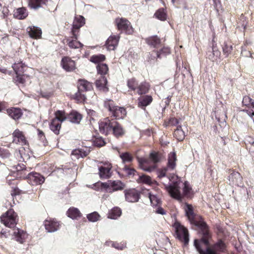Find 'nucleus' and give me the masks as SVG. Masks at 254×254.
I'll list each match as a JSON object with an SVG mask.
<instances>
[{
    "instance_id": "1",
    "label": "nucleus",
    "mask_w": 254,
    "mask_h": 254,
    "mask_svg": "<svg viewBox=\"0 0 254 254\" xmlns=\"http://www.w3.org/2000/svg\"><path fill=\"white\" fill-rule=\"evenodd\" d=\"M172 181V184L170 185L165 183L167 182L166 179L160 180V182L164 185L165 189L172 197L181 202L184 196L189 195L191 188L187 181L183 183L179 178L176 181Z\"/></svg>"
},
{
    "instance_id": "2",
    "label": "nucleus",
    "mask_w": 254,
    "mask_h": 254,
    "mask_svg": "<svg viewBox=\"0 0 254 254\" xmlns=\"http://www.w3.org/2000/svg\"><path fill=\"white\" fill-rule=\"evenodd\" d=\"M185 210L186 216L190 223L197 226L200 229V233L202 235V238L200 240V242L207 245L208 239L209 238V233L206 224L203 221L198 220V216L194 214L190 204L187 203Z\"/></svg>"
},
{
    "instance_id": "3",
    "label": "nucleus",
    "mask_w": 254,
    "mask_h": 254,
    "mask_svg": "<svg viewBox=\"0 0 254 254\" xmlns=\"http://www.w3.org/2000/svg\"><path fill=\"white\" fill-rule=\"evenodd\" d=\"M78 92L74 95V98L79 102L84 101L87 95L82 93L84 91H89L92 89V84L85 80H79Z\"/></svg>"
},
{
    "instance_id": "4",
    "label": "nucleus",
    "mask_w": 254,
    "mask_h": 254,
    "mask_svg": "<svg viewBox=\"0 0 254 254\" xmlns=\"http://www.w3.org/2000/svg\"><path fill=\"white\" fill-rule=\"evenodd\" d=\"M0 219L1 223L9 228L14 227L18 221L17 215L12 209L8 210L0 217Z\"/></svg>"
},
{
    "instance_id": "5",
    "label": "nucleus",
    "mask_w": 254,
    "mask_h": 254,
    "mask_svg": "<svg viewBox=\"0 0 254 254\" xmlns=\"http://www.w3.org/2000/svg\"><path fill=\"white\" fill-rule=\"evenodd\" d=\"M173 227L175 230L177 238L182 242H183L185 245H188L189 242V235L188 230L179 222H176L173 225Z\"/></svg>"
},
{
    "instance_id": "6",
    "label": "nucleus",
    "mask_w": 254,
    "mask_h": 254,
    "mask_svg": "<svg viewBox=\"0 0 254 254\" xmlns=\"http://www.w3.org/2000/svg\"><path fill=\"white\" fill-rule=\"evenodd\" d=\"M105 106L108 109L111 113L112 115L116 119H123L126 115V111L125 108L113 105L112 101H106Z\"/></svg>"
},
{
    "instance_id": "7",
    "label": "nucleus",
    "mask_w": 254,
    "mask_h": 254,
    "mask_svg": "<svg viewBox=\"0 0 254 254\" xmlns=\"http://www.w3.org/2000/svg\"><path fill=\"white\" fill-rule=\"evenodd\" d=\"M113 121L110 120L108 118H105L101 121L99 125V130L101 133L107 135L112 132L113 130Z\"/></svg>"
},
{
    "instance_id": "8",
    "label": "nucleus",
    "mask_w": 254,
    "mask_h": 254,
    "mask_svg": "<svg viewBox=\"0 0 254 254\" xmlns=\"http://www.w3.org/2000/svg\"><path fill=\"white\" fill-rule=\"evenodd\" d=\"M116 22L119 30L125 32L127 34H131L133 30L130 23L126 19H117Z\"/></svg>"
},
{
    "instance_id": "9",
    "label": "nucleus",
    "mask_w": 254,
    "mask_h": 254,
    "mask_svg": "<svg viewBox=\"0 0 254 254\" xmlns=\"http://www.w3.org/2000/svg\"><path fill=\"white\" fill-rule=\"evenodd\" d=\"M85 24V19L81 15H78L75 17L73 22L72 33L75 39L78 38V33L80 27Z\"/></svg>"
},
{
    "instance_id": "10",
    "label": "nucleus",
    "mask_w": 254,
    "mask_h": 254,
    "mask_svg": "<svg viewBox=\"0 0 254 254\" xmlns=\"http://www.w3.org/2000/svg\"><path fill=\"white\" fill-rule=\"evenodd\" d=\"M194 245L200 254H217L208 247V244L205 245L200 241L195 240Z\"/></svg>"
},
{
    "instance_id": "11",
    "label": "nucleus",
    "mask_w": 254,
    "mask_h": 254,
    "mask_svg": "<svg viewBox=\"0 0 254 254\" xmlns=\"http://www.w3.org/2000/svg\"><path fill=\"white\" fill-rule=\"evenodd\" d=\"M26 178L32 185H41L45 181V178L39 173L36 172L28 173Z\"/></svg>"
},
{
    "instance_id": "12",
    "label": "nucleus",
    "mask_w": 254,
    "mask_h": 254,
    "mask_svg": "<svg viewBox=\"0 0 254 254\" xmlns=\"http://www.w3.org/2000/svg\"><path fill=\"white\" fill-rule=\"evenodd\" d=\"M104 166L99 168V175L101 179H108L111 177L112 166L110 163H105Z\"/></svg>"
},
{
    "instance_id": "13",
    "label": "nucleus",
    "mask_w": 254,
    "mask_h": 254,
    "mask_svg": "<svg viewBox=\"0 0 254 254\" xmlns=\"http://www.w3.org/2000/svg\"><path fill=\"white\" fill-rule=\"evenodd\" d=\"M62 67L67 72H71L76 68L75 62L68 57H64L61 61Z\"/></svg>"
},
{
    "instance_id": "14",
    "label": "nucleus",
    "mask_w": 254,
    "mask_h": 254,
    "mask_svg": "<svg viewBox=\"0 0 254 254\" xmlns=\"http://www.w3.org/2000/svg\"><path fill=\"white\" fill-rule=\"evenodd\" d=\"M126 199L130 202L138 201L139 198V193L135 189H130L124 191Z\"/></svg>"
},
{
    "instance_id": "15",
    "label": "nucleus",
    "mask_w": 254,
    "mask_h": 254,
    "mask_svg": "<svg viewBox=\"0 0 254 254\" xmlns=\"http://www.w3.org/2000/svg\"><path fill=\"white\" fill-rule=\"evenodd\" d=\"M44 225L48 232H54L59 229L60 225L58 221L50 219L45 221Z\"/></svg>"
},
{
    "instance_id": "16",
    "label": "nucleus",
    "mask_w": 254,
    "mask_h": 254,
    "mask_svg": "<svg viewBox=\"0 0 254 254\" xmlns=\"http://www.w3.org/2000/svg\"><path fill=\"white\" fill-rule=\"evenodd\" d=\"M26 31L31 38L38 39L41 38L42 30L38 27L35 26H29L27 28Z\"/></svg>"
},
{
    "instance_id": "17",
    "label": "nucleus",
    "mask_w": 254,
    "mask_h": 254,
    "mask_svg": "<svg viewBox=\"0 0 254 254\" xmlns=\"http://www.w3.org/2000/svg\"><path fill=\"white\" fill-rule=\"evenodd\" d=\"M243 178L241 174L236 171H233L229 176L230 184L240 186L242 184Z\"/></svg>"
},
{
    "instance_id": "18",
    "label": "nucleus",
    "mask_w": 254,
    "mask_h": 254,
    "mask_svg": "<svg viewBox=\"0 0 254 254\" xmlns=\"http://www.w3.org/2000/svg\"><path fill=\"white\" fill-rule=\"evenodd\" d=\"M119 38V36H110L105 44L107 49L109 51L114 50L118 45Z\"/></svg>"
},
{
    "instance_id": "19",
    "label": "nucleus",
    "mask_w": 254,
    "mask_h": 254,
    "mask_svg": "<svg viewBox=\"0 0 254 254\" xmlns=\"http://www.w3.org/2000/svg\"><path fill=\"white\" fill-rule=\"evenodd\" d=\"M13 142L21 145L26 144L27 141L22 132L19 130H15L13 133Z\"/></svg>"
},
{
    "instance_id": "20",
    "label": "nucleus",
    "mask_w": 254,
    "mask_h": 254,
    "mask_svg": "<svg viewBox=\"0 0 254 254\" xmlns=\"http://www.w3.org/2000/svg\"><path fill=\"white\" fill-rule=\"evenodd\" d=\"M177 156L174 152H170L168 155V162L165 167L168 170H174L176 167Z\"/></svg>"
},
{
    "instance_id": "21",
    "label": "nucleus",
    "mask_w": 254,
    "mask_h": 254,
    "mask_svg": "<svg viewBox=\"0 0 254 254\" xmlns=\"http://www.w3.org/2000/svg\"><path fill=\"white\" fill-rule=\"evenodd\" d=\"M168 171L167 169L165 167L159 169L157 171V175L158 178L162 181L164 179H166V182H169L170 181H173V180H176V179H178V177L177 176L173 175L171 177H166V173Z\"/></svg>"
},
{
    "instance_id": "22",
    "label": "nucleus",
    "mask_w": 254,
    "mask_h": 254,
    "mask_svg": "<svg viewBox=\"0 0 254 254\" xmlns=\"http://www.w3.org/2000/svg\"><path fill=\"white\" fill-rule=\"evenodd\" d=\"M170 49L168 47H163L159 51L157 52L152 53L151 54H149L148 55L150 56L151 58L149 57L148 61L154 60L156 57L161 58V55H166L170 53Z\"/></svg>"
},
{
    "instance_id": "23",
    "label": "nucleus",
    "mask_w": 254,
    "mask_h": 254,
    "mask_svg": "<svg viewBox=\"0 0 254 254\" xmlns=\"http://www.w3.org/2000/svg\"><path fill=\"white\" fill-rule=\"evenodd\" d=\"M13 235L16 241L20 243H23L27 236L25 232L18 228L14 229Z\"/></svg>"
},
{
    "instance_id": "24",
    "label": "nucleus",
    "mask_w": 254,
    "mask_h": 254,
    "mask_svg": "<svg viewBox=\"0 0 254 254\" xmlns=\"http://www.w3.org/2000/svg\"><path fill=\"white\" fill-rule=\"evenodd\" d=\"M152 97L150 95L142 96L138 98V107L144 109L149 105L152 101Z\"/></svg>"
},
{
    "instance_id": "25",
    "label": "nucleus",
    "mask_w": 254,
    "mask_h": 254,
    "mask_svg": "<svg viewBox=\"0 0 254 254\" xmlns=\"http://www.w3.org/2000/svg\"><path fill=\"white\" fill-rule=\"evenodd\" d=\"M107 83V80L104 76H101L96 80L95 82L97 88L104 92H107L108 90V89L106 86Z\"/></svg>"
},
{
    "instance_id": "26",
    "label": "nucleus",
    "mask_w": 254,
    "mask_h": 254,
    "mask_svg": "<svg viewBox=\"0 0 254 254\" xmlns=\"http://www.w3.org/2000/svg\"><path fill=\"white\" fill-rule=\"evenodd\" d=\"M82 118V115L76 111L71 112L67 116V119L74 124H79Z\"/></svg>"
},
{
    "instance_id": "27",
    "label": "nucleus",
    "mask_w": 254,
    "mask_h": 254,
    "mask_svg": "<svg viewBox=\"0 0 254 254\" xmlns=\"http://www.w3.org/2000/svg\"><path fill=\"white\" fill-rule=\"evenodd\" d=\"M89 151H85L83 149H74L71 152V157L72 160L78 159L80 158L86 157L88 154Z\"/></svg>"
},
{
    "instance_id": "28",
    "label": "nucleus",
    "mask_w": 254,
    "mask_h": 254,
    "mask_svg": "<svg viewBox=\"0 0 254 254\" xmlns=\"http://www.w3.org/2000/svg\"><path fill=\"white\" fill-rule=\"evenodd\" d=\"M210 238V235H209V238H208V240ZM208 245L209 244L208 243ZM211 250H212L214 252L217 253V252H224L226 248V246L225 243L222 241L221 240H219L218 242L213 245L211 247H210L208 246Z\"/></svg>"
},
{
    "instance_id": "29",
    "label": "nucleus",
    "mask_w": 254,
    "mask_h": 254,
    "mask_svg": "<svg viewBox=\"0 0 254 254\" xmlns=\"http://www.w3.org/2000/svg\"><path fill=\"white\" fill-rule=\"evenodd\" d=\"M7 112L8 115L14 120L18 119L22 115L21 110L19 108H11L7 109Z\"/></svg>"
},
{
    "instance_id": "30",
    "label": "nucleus",
    "mask_w": 254,
    "mask_h": 254,
    "mask_svg": "<svg viewBox=\"0 0 254 254\" xmlns=\"http://www.w3.org/2000/svg\"><path fill=\"white\" fill-rule=\"evenodd\" d=\"M145 41L149 45L154 48L159 47L161 44L160 39L157 36H153L146 38Z\"/></svg>"
},
{
    "instance_id": "31",
    "label": "nucleus",
    "mask_w": 254,
    "mask_h": 254,
    "mask_svg": "<svg viewBox=\"0 0 254 254\" xmlns=\"http://www.w3.org/2000/svg\"><path fill=\"white\" fill-rule=\"evenodd\" d=\"M113 130L114 135L116 136H120L124 133V131L121 126L116 121H113Z\"/></svg>"
},
{
    "instance_id": "32",
    "label": "nucleus",
    "mask_w": 254,
    "mask_h": 254,
    "mask_svg": "<svg viewBox=\"0 0 254 254\" xmlns=\"http://www.w3.org/2000/svg\"><path fill=\"white\" fill-rule=\"evenodd\" d=\"M50 129L56 134H59L61 127V123L57 119H53L50 125Z\"/></svg>"
},
{
    "instance_id": "33",
    "label": "nucleus",
    "mask_w": 254,
    "mask_h": 254,
    "mask_svg": "<svg viewBox=\"0 0 254 254\" xmlns=\"http://www.w3.org/2000/svg\"><path fill=\"white\" fill-rule=\"evenodd\" d=\"M13 15L18 19H23L28 16V12L25 8H19L14 12Z\"/></svg>"
},
{
    "instance_id": "34",
    "label": "nucleus",
    "mask_w": 254,
    "mask_h": 254,
    "mask_svg": "<svg viewBox=\"0 0 254 254\" xmlns=\"http://www.w3.org/2000/svg\"><path fill=\"white\" fill-rule=\"evenodd\" d=\"M110 185L111 187L113 189L112 191L122 190L125 187V185L119 180H110Z\"/></svg>"
},
{
    "instance_id": "35",
    "label": "nucleus",
    "mask_w": 254,
    "mask_h": 254,
    "mask_svg": "<svg viewBox=\"0 0 254 254\" xmlns=\"http://www.w3.org/2000/svg\"><path fill=\"white\" fill-rule=\"evenodd\" d=\"M148 197L152 205L157 206L160 204L161 200L159 195L150 192H148Z\"/></svg>"
},
{
    "instance_id": "36",
    "label": "nucleus",
    "mask_w": 254,
    "mask_h": 254,
    "mask_svg": "<svg viewBox=\"0 0 254 254\" xmlns=\"http://www.w3.org/2000/svg\"><path fill=\"white\" fill-rule=\"evenodd\" d=\"M246 147L249 151L254 153V138L250 136H247L245 139Z\"/></svg>"
},
{
    "instance_id": "37",
    "label": "nucleus",
    "mask_w": 254,
    "mask_h": 254,
    "mask_svg": "<svg viewBox=\"0 0 254 254\" xmlns=\"http://www.w3.org/2000/svg\"><path fill=\"white\" fill-rule=\"evenodd\" d=\"M67 216L72 219H77L80 217L81 213L79 210L76 208H70L67 211Z\"/></svg>"
},
{
    "instance_id": "38",
    "label": "nucleus",
    "mask_w": 254,
    "mask_h": 254,
    "mask_svg": "<svg viewBox=\"0 0 254 254\" xmlns=\"http://www.w3.org/2000/svg\"><path fill=\"white\" fill-rule=\"evenodd\" d=\"M149 88V84L146 82H143L139 84H138L136 92L139 95L145 94L148 92Z\"/></svg>"
},
{
    "instance_id": "39",
    "label": "nucleus",
    "mask_w": 254,
    "mask_h": 254,
    "mask_svg": "<svg viewBox=\"0 0 254 254\" xmlns=\"http://www.w3.org/2000/svg\"><path fill=\"white\" fill-rule=\"evenodd\" d=\"M174 136L179 141H182L184 139L185 132L183 130L181 126H178L177 128L174 131Z\"/></svg>"
},
{
    "instance_id": "40",
    "label": "nucleus",
    "mask_w": 254,
    "mask_h": 254,
    "mask_svg": "<svg viewBox=\"0 0 254 254\" xmlns=\"http://www.w3.org/2000/svg\"><path fill=\"white\" fill-rule=\"evenodd\" d=\"M47 0H29V5L32 8L37 9L46 3Z\"/></svg>"
},
{
    "instance_id": "41",
    "label": "nucleus",
    "mask_w": 254,
    "mask_h": 254,
    "mask_svg": "<svg viewBox=\"0 0 254 254\" xmlns=\"http://www.w3.org/2000/svg\"><path fill=\"white\" fill-rule=\"evenodd\" d=\"M122 211L119 207H114L113 208L109 213L108 217L111 219H115L121 216Z\"/></svg>"
},
{
    "instance_id": "42",
    "label": "nucleus",
    "mask_w": 254,
    "mask_h": 254,
    "mask_svg": "<svg viewBox=\"0 0 254 254\" xmlns=\"http://www.w3.org/2000/svg\"><path fill=\"white\" fill-rule=\"evenodd\" d=\"M98 73L104 76L108 73L109 70L108 65L105 64H98L96 67Z\"/></svg>"
},
{
    "instance_id": "43",
    "label": "nucleus",
    "mask_w": 254,
    "mask_h": 254,
    "mask_svg": "<svg viewBox=\"0 0 254 254\" xmlns=\"http://www.w3.org/2000/svg\"><path fill=\"white\" fill-rule=\"evenodd\" d=\"M221 55L220 52L215 47L212 48V53L209 55V58L212 61H217L220 59Z\"/></svg>"
},
{
    "instance_id": "44",
    "label": "nucleus",
    "mask_w": 254,
    "mask_h": 254,
    "mask_svg": "<svg viewBox=\"0 0 254 254\" xmlns=\"http://www.w3.org/2000/svg\"><path fill=\"white\" fill-rule=\"evenodd\" d=\"M73 38L75 39V40H69V39L67 40V44L68 46L71 48L77 49L81 47L83 45L77 41V39H75L73 36Z\"/></svg>"
},
{
    "instance_id": "45",
    "label": "nucleus",
    "mask_w": 254,
    "mask_h": 254,
    "mask_svg": "<svg viewBox=\"0 0 254 254\" xmlns=\"http://www.w3.org/2000/svg\"><path fill=\"white\" fill-rule=\"evenodd\" d=\"M105 56L102 54L93 55L90 58V61L95 64H100L99 63L105 60Z\"/></svg>"
},
{
    "instance_id": "46",
    "label": "nucleus",
    "mask_w": 254,
    "mask_h": 254,
    "mask_svg": "<svg viewBox=\"0 0 254 254\" xmlns=\"http://www.w3.org/2000/svg\"><path fill=\"white\" fill-rule=\"evenodd\" d=\"M24 64L21 63H15L12 65V68L16 74H22L24 72Z\"/></svg>"
},
{
    "instance_id": "47",
    "label": "nucleus",
    "mask_w": 254,
    "mask_h": 254,
    "mask_svg": "<svg viewBox=\"0 0 254 254\" xmlns=\"http://www.w3.org/2000/svg\"><path fill=\"white\" fill-rule=\"evenodd\" d=\"M154 15L157 19L161 21H164L166 19L167 14L165 9L163 8L159 9L155 12Z\"/></svg>"
},
{
    "instance_id": "48",
    "label": "nucleus",
    "mask_w": 254,
    "mask_h": 254,
    "mask_svg": "<svg viewBox=\"0 0 254 254\" xmlns=\"http://www.w3.org/2000/svg\"><path fill=\"white\" fill-rule=\"evenodd\" d=\"M223 52L226 56H229L233 50L232 45L230 43L225 42L222 47Z\"/></svg>"
},
{
    "instance_id": "49",
    "label": "nucleus",
    "mask_w": 254,
    "mask_h": 254,
    "mask_svg": "<svg viewBox=\"0 0 254 254\" xmlns=\"http://www.w3.org/2000/svg\"><path fill=\"white\" fill-rule=\"evenodd\" d=\"M56 117L54 119H57L61 123L67 119L64 111L58 110L55 113Z\"/></svg>"
},
{
    "instance_id": "50",
    "label": "nucleus",
    "mask_w": 254,
    "mask_h": 254,
    "mask_svg": "<svg viewBox=\"0 0 254 254\" xmlns=\"http://www.w3.org/2000/svg\"><path fill=\"white\" fill-rule=\"evenodd\" d=\"M127 85L130 89L133 91H137L138 83L135 78H132L128 79L127 81Z\"/></svg>"
},
{
    "instance_id": "51",
    "label": "nucleus",
    "mask_w": 254,
    "mask_h": 254,
    "mask_svg": "<svg viewBox=\"0 0 254 254\" xmlns=\"http://www.w3.org/2000/svg\"><path fill=\"white\" fill-rule=\"evenodd\" d=\"M120 157L122 159L123 162L125 163L127 162H130L133 159V157L128 152H125L121 153L120 155Z\"/></svg>"
},
{
    "instance_id": "52",
    "label": "nucleus",
    "mask_w": 254,
    "mask_h": 254,
    "mask_svg": "<svg viewBox=\"0 0 254 254\" xmlns=\"http://www.w3.org/2000/svg\"><path fill=\"white\" fill-rule=\"evenodd\" d=\"M87 218L89 221L96 222L100 219V215L96 211L91 213L87 215Z\"/></svg>"
},
{
    "instance_id": "53",
    "label": "nucleus",
    "mask_w": 254,
    "mask_h": 254,
    "mask_svg": "<svg viewBox=\"0 0 254 254\" xmlns=\"http://www.w3.org/2000/svg\"><path fill=\"white\" fill-rule=\"evenodd\" d=\"M137 182L146 184H150L151 183V179L149 176L142 175L139 176V178L137 179Z\"/></svg>"
},
{
    "instance_id": "54",
    "label": "nucleus",
    "mask_w": 254,
    "mask_h": 254,
    "mask_svg": "<svg viewBox=\"0 0 254 254\" xmlns=\"http://www.w3.org/2000/svg\"><path fill=\"white\" fill-rule=\"evenodd\" d=\"M242 103L243 106L251 108L254 103V100H252L249 96H245L243 98Z\"/></svg>"
},
{
    "instance_id": "55",
    "label": "nucleus",
    "mask_w": 254,
    "mask_h": 254,
    "mask_svg": "<svg viewBox=\"0 0 254 254\" xmlns=\"http://www.w3.org/2000/svg\"><path fill=\"white\" fill-rule=\"evenodd\" d=\"M96 186H100L101 188L106 189L107 192H112V191L109 190H110V181H108L106 183H98L96 184Z\"/></svg>"
},
{
    "instance_id": "56",
    "label": "nucleus",
    "mask_w": 254,
    "mask_h": 254,
    "mask_svg": "<svg viewBox=\"0 0 254 254\" xmlns=\"http://www.w3.org/2000/svg\"><path fill=\"white\" fill-rule=\"evenodd\" d=\"M150 158L154 163H156L160 161L161 155L157 152H153L150 153Z\"/></svg>"
},
{
    "instance_id": "57",
    "label": "nucleus",
    "mask_w": 254,
    "mask_h": 254,
    "mask_svg": "<svg viewBox=\"0 0 254 254\" xmlns=\"http://www.w3.org/2000/svg\"><path fill=\"white\" fill-rule=\"evenodd\" d=\"M123 171L128 176H134L136 171L133 168H131L126 165L123 169Z\"/></svg>"
},
{
    "instance_id": "58",
    "label": "nucleus",
    "mask_w": 254,
    "mask_h": 254,
    "mask_svg": "<svg viewBox=\"0 0 254 254\" xmlns=\"http://www.w3.org/2000/svg\"><path fill=\"white\" fill-rule=\"evenodd\" d=\"M140 164L141 168L147 172H152L156 168V166L155 165H154L152 166L147 167L144 163H141V162H140Z\"/></svg>"
},
{
    "instance_id": "59",
    "label": "nucleus",
    "mask_w": 254,
    "mask_h": 254,
    "mask_svg": "<svg viewBox=\"0 0 254 254\" xmlns=\"http://www.w3.org/2000/svg\"><path fill=\"white\" fill-rule=\"evenodd\" d=\"M94 144L97 147H101L105 144V142L102 138H97L94 141Z\"/></svg>"
},
{
    "instance_id": "60",
    "label": "nucleus",
    "mask_w": 254,
    "mask_h": 254,
    "mask_svg": "<svg viewBox=\"0 0 254 254\" xmlns=\"http://www.w3.org/2000/svg\"><path fill=\"white\" fill-rule=\"evenodd\" d=\"M16 170L17 172L23 171L24 172V175H26V173H28L29 172L27 170L24 164H18L16 167Z\"/></svg>"
},
{
    "instance_id": "61",
    "label": "nucleus",
    "mask_w": 254,
    "mask_h": 254,
    "mask_svg": "<svg viewBox=\"0 0 254 254\" xmlns=\"http://www.w3.org/2000/svg\"><path fill=\"white\" fill-rule=\"evenodd\" d=\"M25 75L22 74H16V81L20 83L23 84L25 82V79L24 78Z\"/></svg>"
},
{
    "instance_id": "62",
    "label": "nucleus",
    "mask_w": 254,
    "mask_h": 254,
    "mask_svg": "<svg viewBox=\"0 0 254 254\" xmlns=\"http://www.w3.org/2000/svg\"><path fill=\"white\" fill-rule=\"evenodd\" d=\"M110 243H111L112 247L116 248V249L122 250L125 248V247L123 245L120 246L119 244L115 243L114 242H111Z\"/></svg>"
},
{
    "instance_id": "63",
    "label": "nucleus",
    "mask_w": 254,
    "mask_h": 254,
    "mask_svg": "<svg viewBox=\"0 0 254 254\" xmlns=\"http://www.w3.org/2000/svg\"><path fill=\"white\" fill-rule=\"evenodd\" d=\"M155 212L157 214H160L162 215H165L166 214V211L162 207H158L156 208Z\"/></svg>"
},
{
    "instance_id": "64",
    "label": "nucleus",
    "mask_w": 254,
    "mask_h": 254,
    "mask_svg": "<svg viewBox=\"0 0 254 254\" xmlns=\"http://www.w3.org/2000/svg\"><path fill=\"white\" fill-rule=\"evenodd\" d=\"M253 109L252 111H247L248 114L251 117H253L254 116V103L252 105L251 107Z\"/></svg>"
}]
</instances>
